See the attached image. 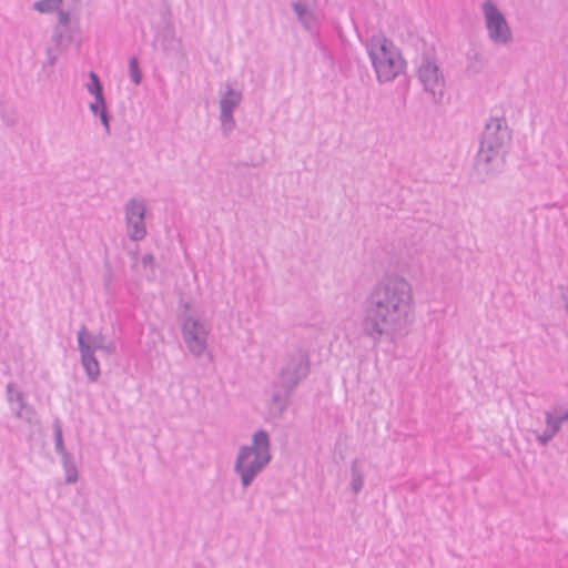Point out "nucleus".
<instances>
[{
  "mask_svg": "<svg viewBox=\"0 0 568 568\" xmlns=\"http://www.w3.org/2000/svg\"><path fill=\"white\" fill-rule=\"evenodd\" d=\"M413 307L412 284L397 274L383 276L365 297L361 321L363 334L374 343L393 337L407 326Z\"/></svg>",
  "mask_w": 568,
  "mask_h": 568,
  "instance_id": "nucleus-1",
  "label": "nucleus"
},
{
  "mask_svg": "<svg viewBox=\"0 0 568 568\" xmlns=\"http://www.w3.org/2000/svg\"><path fill=\"white\" fill-rule=\"evenodd\" d=\"M511 135L505 118H491L480 135L473 176L484 183L497 176L505 165V154Z\"/></svg>",
  "mask_w": 568,
  "mask_h": 568,
  "instance_id": "nucleus-2",
  "label": "nucleus"
},
{
  "mask_svg": "<svg viewBox=\"0 0 568 568\" xmlns=\"http://www.w3.org/2000/svg\"><path fill=\"white\" fill-rule=\"evenodd\" d=\"M311 372V359L307 351L296 348L288 353L285 364L281 367L277 378L272 383L271 403L278 414H283L302 381Z\"/></svg>",
  "mask_w": 568,
  "mask_h": 568,
  "instance_id": "nucleus-3",
  "label": "nucleus"
},
{
  "mask_svg": "<svg viewBox=\"0 0 568 568\" xmlns=\"http://www.w3.org/2000/svg\"><path fill=\"white\" fill-rule=\"evenodd\" d=\"M365 48L379 83L390 82L405 73L407 63L399 48L384 33L373 34L367 39Z\"/></svg>",
  "mask_w": 568,
  "mask_h": 568,
  "instance_id": "nucleus-4",
  "label": "nucleus"
},
{
  "mask_svg": "<svg viewBox=\"0 0 568 568\" xmlns=\"http://www.w3.org/2000/svg\"><path fill=\"white\" fill-rule=\"evenodd\" d=\"M270 447V435L264 429H258L252 435V445L240 447L234 463V471L239 475L243 489L250 487L257 475L270 464L272 459Z\"/></svg>",
  "mask_w": 568,
  "mask_h": 568,
  "instance_id": "nucleus-5",
  "label": "nucleus"
},
{
  "mask_svg": "<svg viewBox=\"0 0 568 568\" xmlns=\"http://www.w3.org/2000/svg\"><path fill=\"white\" fill-rule=\"evenodd\" d=\"M184 311L178 314V322L181 327L183 341L192 355L201 357L207 347V335L204 323L201 320L194 318L189 314L191 304L185 302L183 304Z\"/></svg>",
  "mask_w": 568,
  "mask_h": 568,
  "instance_id": "nucleus-6",
  "label": "nucleus"
},
{
  "mask_svg": "<svg viewBox=\"0 0 568 568\" xmlns=\"http://www.w3.org/2000/svg\"><path fill=\"white\" fill-rule=\"evenodd\" d=\"M417 78L423 88L428 92L435 103H440L444 97L446 81L442 69L435 59L428 54L422 55V61L417 68Z\"/></svg>",
  "mask_w": 568,
  "mask_h": 568,
  "instance_id": "nucleus-7",
  "label": "nucleus"
},
{
  "mask_svg": "<svg viewBox=\"0 0 568 568\" xmlns=\"http://www.w3.org/2000/svg\"><path fill=\"white\" fill-rule=\"evenodd\" d=\"M481 8L489 39L495 44H507L510 42L513 39L511 30L497 4L493 0H485Z\"/></svg>",
  "mask_w": 568,
  "mask_h": 568,
  "instance_id": "nucleus-8",
  "label": "nucleus"
},
{
  "mask_svg": "<svg viewBox=\"0 0 568 568\" xmlns=\"http://www.w3.org/2000/svg\"><path fill=\"white\" fill-rule=\"evenodd\" d=\"M124 211L129 237L134 242L143 240L146 235L144 223L146 207L143 201L130 199L124 205Z\"/></svg>",
  "mask_w": 568,
  "mask_h": 568,
  "instance_id": "nucleus-9",
  "label": "nucleus"
},
{
  "mask_svg": "<svg viewBox=\"0 0 568 568\" xmlns=\"http://www.w3.org/2000/svg\"><path fill=\"white\" fill-rule=\"evenodd\" d=\"M291 6L303 28L310 33L317 34L320 32V23L316 13L301 0L293 1Z\"/></svg>",
  "mask_w": 568,
  "mask_h": 568,
  "instance_id": "nucleus-10",
  "label": "nucleus"
},
{
  "mask_svg": "<svg viewBox=\"0 0 568 568\" xmlns=\"http://www.w3.org/2000/svg\"><path fill=\"white\" fill-rule=\"evenodd\" d=\"M81 338L83 337L81 336ZM79 352L81 355V365L88 376V379L92 383L97 382L101 375V371L95 353H92V349L83 343V339L80 341Z\"/></svg>",
  "mask_w": 568,
  "mask_h": 568,
  "instance_id": "nucleus-11",
  "label": "nucleus"
},
{
  "mask_svg": "<svg viewBox=\"0 0 568 568\" xmlns=\"http://www.w3.org/2000/svg\"><path fill=\"white\" fill-rule=\"evenodd\" d=\"M546 429L542 434L537 436L540 444H548L552 437L560 430L561 424L568 420V410L562 414L554 415L551 412H546Z\"/></svg>",
  "mask_w": 568,
  "mask_h": 568,
  "instance_id": "nucleus-12",
  "label": "nucleus"
},
{
  "mask_svg": "<svg viewBox=\"0 0 568 568\" xmlns=\"http://www.w3.org/2000/svg\"><path fill=\"white\" fill-rule=\"evenodd\" d=\"M81 336L83 337V343L90 346L92 349V353H95L99 351L105 341V335L101 332L98 334H92L88 331L85 325H82L81 328L77 333V342H78V349H80V341Z\"/></svg>",
  "mask_w": 568,
  "mask_h": 568,
  "instance_id": "nucleus-13",
  "label": "nucleus"
},
{
  "mask_svg": "<svg viewBox=\"0 0 568 568\" xmlns=\"http://www.w3.org/2000/svg\"><path fill=\"white\" fill-rule=\"evenodd\" d=\"M16 400L19 404V407L14 412V416L17 418L26 420L29 424H33L34 418L37 416V412L32 405L26 402L24 393L16 392Z\"/></svg>",
  "mask_w": 568,
  "mask_h": 568,
  "instance_id": "nucleus-14",
  "label": "nucleus"
},
{
  "mask_svg": "<svg viewBox=\"0 0 568 568\" xmlns=\"http://www.w3.org/2000/svg\"><path fill=\"white\" fill-rule=\"evenodd\" d=\"M241 101L242 93L227 84L226 91L222 94L220 100V109L234 112V110L240 105Z\"/></svg>",
  "mask_w": 568,
  "mask_h": 568,
  "instance_id": "nucleus-15",
  "label": "nucleus"
},
{
  "mask_svg": "<svg viewBox=\"0 0 568 568\" xmlns=\"http://www.w3.org/2000/svg\"><path fill=\"white\" fill-rule=\"evenodd\" d=\"M62 466L65 473V483L74 484L78 481L79 474L77 469V465L74 463L73 456L70 453H64L60 455Z\"/></svg>",
  "mask_w": 568,
  "mask_h": 568,
  "instance_id": "nucleus-16",
  "label": "nucleus"
},
{
  "mask_svg": "<svg viewBox=\"0 0 568 568\" xmlns=\"http://www.w3.org/2000/svg\"><path fill=\"white\" fill-rule=\"evenodd\" d=\"M467 60L468 62L465 70L467 75H475L479 73L485 65L484 57L475 50L468 51Z\"/></svg>",
  "mask_w": 568,
  "mask_h": 568,
  "instance_id": "nucleus-17",
  "label": "nucleus"
},
{
  "mask_svg": "<svg viewBox=\"0 0 568 568\" xmlns=\"http://www.w3.org/2000/svg\"><path fill=\"white\" fill-rule=\"evenodd\" d=\"M358 459L355 458L351 465V489L355 495L361 493L364 487V473L358 467Z\"/></svg>",
  "mask_w": 568,
  "mask_h": 568,
  "instance_id": "nucleus-18",
  "label": "nucleus"
},
{
  "mask_svg": "<svg viewBox=\"0 0 568 568\" xmlns=\"http://www.w3.org/2000/svg\"><path fill=\"white\" fill-rule=\"evenodd\" d=\"M85 87L88 92L94 97V100L105 98L103 84L94 71L89 72V82Z\"/></svg>",
  "mask_w": 568,
  "mask_h": 568,
  "instance_id": "nucleus-19",
  "label": "nucleus"
},
{
  "mask_svg": "<svg viewBox=\"0 0 568 568\" xmlns=\"http://www.w3.org/2000/svg\"><path fill=\"white\" fill-rule=\"evenodd\" d=\"M53 437H54V450L58 455L69 453L64 446L63 432L61 420L55 418L52 424Z\"/></svg>",
  "mask_w": 568,
  "mask_h": 568,
  "instance_id": "nucleus-20",
  "label": "nucleus"
},
{
  "mask_svg": "<svg viewBox=\"0 0 568 568\" xmlns=\"http://www.w3.org/2000/svg\"><path fill=\"white\" fill-rule=\"evenodd\" d=\"M129 75L135 85H139L142 82L143 73L140 68L139 59L135 55L131 57L129 60Z\"/></svg>",
  "mask_w": 568,
  "mask_h": 568,
  "instance_id": "nucleus-21",
  "label": "nucleus"
},
{
  "mask_svg": "<svg viewBox=\"0 0 568 568\" xmlns=\"http://www.w3.org/2000/svg\"><path fill=\"white\" fill-rule=\"evenodd\" d=\"M233 113L234 112H232V111H224V110H221V112H220L221 128H222V132L225 136H227L230 134V132L233 131L235 128V120H234Z\"/></svg>",
  "mask_w": 568,
  "mask_h": 568,
  "instance_id": "nucleus-22",
  "label": "nucleus"
},
{
  "mask_svg": "<svg viewBox=\"0 0 568 568\" xmlns=\"http://www.w3.org/2000/svg\"><path fill=\"white\" fill-rule=\"evenodd\" d=\"M61 3L62 0H39L33 3V9L40 13H51L55 11Z\"/></svg>",
  "mask_w": 568,
  "mask_h": 568,
  "instance_id": "nucleus-23",
  "label": "nucleus"
},
{
  "mask_svg": "<svg viewBox=\"0 0 568 568\" xmlns=\"http://www.w3.org/2000/svg\"><path fill=\"white\" fill-rule=\"evenodd\" d=\"M89 109L94 116H102L109 112L106 99H97L89 104Z\"/></svg>",
  "mask_w": 568,
  "mask_h": 568,
  "instance_id": "nucleus-24",
  "label": "nucleus"
},
{
  "mask_svg": "<svg viewBox=\"0 0 568 568\" xmlns=\"http://www.w3.org/2000/svg\"><path fill=\"white\" fill-rule=\"evenodd\" d=\"M315 39V44L318 48V50L323 53V55H329V61L333 62V54L331 51L326 48V45L321 41L318 33H312Z\"/></svg>",
  "mask_w": 568,
  "mask_h": 568,
  "instance_id": "nucleus-25",
  "label": "nucleus"
},
{
  "mask_svg": "<svg viewBox=\"0 0 568 568\" xmlns=\"http://www.w3.org/2000/svg\"><path fill=\"white\" fill-rule=\"evenodd\" d=\"M62 40H63V32L60 30L59 26H55V28L53 30L52 38H51V41L55 45V50H59V48L62 44Z\"/></svg>",
  "mask_w": 568,
  "mask_h": 568,
  "instance_id": "nucleus-26",
  "label": "nucleus"
},
{
  "mask_svg": "<svg viewBox=\"0 0 568 568\" xmlns=\"http://www.w3.org/2000/svg\"><path fill=\"white\" fill-rule=\"evenodd\" d=\"M16 392H20V390L16 389L14 383H12V382L8 383V385L6 387V395H7V400L10 404H12L13 402H17L16 400Z\"/></svg>",
  "mask_w": 568,
  "mask_h": 568,
  "instance_id": "nucleus-27",
  "label": "nucleus"
},
{
  "mask_svg": "<svg viewBox=\"0 0 568 568\" xmlns=\"http://www.w3.org/2000/svg\"><path fill=\"white\" fill-rule=\"evenodd\" d=\"M174 36H173V32L170 31V30H166L163 36H162V45H163V50L164 51H168L169 47L172 44V42H174Z\"/></svg>",
  "mask_w": 568,
  "mask_h": 568,
  "instance_id": "nucleus-28",
  "label": "nucleus"
},
{
  "mask_svg": "<svg viewBox=\"0 0 568 568\" xmlns=\"http://www.w3.org/2000/svg\"><path fill=\"white\" fill-rule=\"evenodd\" d=\"M99 351H102L106 355H113L116 351V345L114 342H106L105 339Z\"/></svg>",
  "mask_w": 568,
  "mask_h": 568,
  "instance_id": "nucleus-29",
  "label": "nucleus"
},
{
  "mask_svg": "<svg viewBox=\"0 0 568 568\" xmlns=\"http://www.w3.org/2000/svg\"><path fill=\"white\" fill-rule=\"evenodd\" d=\"M55 49L53 48H47V62L44 63V65H54L57 60H58V55L57 53L54 52Z\"/></svg>",
  "mask_w": 568,
  "mask_h": 568,
  "instance_id": "nucleus-30",
  "label": "nucleus"
},
{
  "mask_svg": "<svg viewBox=\"0 0 568 568\" xmlns=\"http://www.w3.org/2000/svg\"><path fill=\"white\" fill-rule=\"evenodd\" d=\"M99 119H100V122H101V124L103 125V128L105 130V133L109 135L111 133V126H110V123H111V120H112L111 113L108 112L106 114L100 116Z\"/></svg>",
  "mask_w": 568,
  "mask_h": 568,
  "instance_id": "nucleus-31",
  "label": "nucleus"
},
{
  "mask_svg": "<svg viewBox=\"0 0 568 568\" xmlns=\"http://www.w3.org/2000/svg\"><path fill=\"white\" fill-rule=\"evenodd\" d=\"M154 262H155V258L152 253H146L141 258V264L144 268L153 266Z\"/></svg>",
  "mask_w": 568,
  "mask_h": 568,
  "instance_id": "nucleus-32",
  "label": "nucleus"
},
{
  "mask_svg": "<svg viewBox=\"0 0 568 568\" xmlns=\"http://www.w3.org/2000/svg\"><path fill=\"white\" fill-rule=\"evenodd\" d=\"M70 22V12L65 10L59 11V22L57 26H67Z\"/></svg>",
  "mask_w": 568,
  "mask_h": 568,
  "instance_id": "nucleus-33",
  "label": "nucleus"
},
{
  "mask_svg": "<svg viewBox=\"0 0 568 568\" xmlns=\"http://www.w3.org/2000/svg\"><path fill=\"white\" fill-rule=\"evenodd\" d=\"M2 120L8 126H13L17 123V116L14 113L7 114L3 112Z\"/></svg>",
  "mask_w": 568,
  "mask_h": 568,
  "instance_id": "nucleus-34",
  "label": "nucleus"
},
{
  "mask_svg": "<svg viewBox=\"0 0 568 568\" xmlns=\"http://www.w3.org/2000/svg\"><path fill=\"white\" fill-rule=\"evenodd\" d=\"M243 165H245V166H250V165H252V166H256V164H250V163H247V162L243 163Z\"/></svg>",
  "mask_w": 568,
  "mask_h": 568,
  "instance_id": "nucleus-35",
  "label": "nucleus"
}]
</instances>
